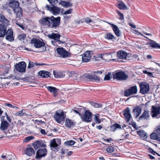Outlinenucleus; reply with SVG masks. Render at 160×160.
<instances>
[{
  "mask_svg": "<svg viewBox=\"0 0 160 160\" xmlns=\"http://www.w3.org/2000/svg\"><path fill=\"white\" fill-rule=\"evenodd\" d=\"M11 1L8 3L10 8L16 13L17 17L21 19V17H22V8L19 7V2L15 0Z\"/></svg>",
  "mask_w": 160,
  "mask_h": 160,
  "instance_id": "nucleus-1",
  "label": "nucleus"
},
{
  "mask_svg": "<svg viewBox=\"0 0 160 160\" xmlns=\"http://www.w3.org/2000/svg\"><path fill=\"white\" fill-rule=\"evenodd\" d=\"M53 118L55 120L59 123L63 122L66 117V113L62 110H58L54 113Z\"/></svg>",
  "mask_w": 160,
  "mask_h": 160,
  "instance_id": "nucleus-2",
  "label": "nucleus"
},
{
  "mask_svg": "<svg viewBox=\"0 0 160 160\" xmlns=\"http://www.w3.org/2000/svg\"><path fill=\"white\" fill-rule=\"evenodd\" d=\"M60 21H40V23L43 26H47L49 28H52L58 26L60 24Z\"/></svg>",
  "mask_w": 160,
  "mask_h": 160,
  "instance_id": "nucleus-3",
  "label": "nucleus"
},
{
  "mask_svg": "<svg viewBox=\"0 0 160 160\" xmlns=\"http://www.w3.org/2000/svg\"><path fill=\"white\" fill-rule=\"evenodd\" d=\"M128 77V76L127 74L122 71L116 73L113 76V78L114 79L120 81L126 80Z\"/></svg>",
  "mask_w": 160,
  "mask_h": 160,
  "instance_id": "nucleus-4",
  "label": "nucleus"
},
{
  "mask_svg": "<svg viewBox=\"0 0 160 160\" xmlns=\"http://www.w3.org/2000/svg\"><path fill=\"white\" fill-rule=\"evenodd\" d=\"M2 23L0 24V37H5L7 31V27L9 25V21H2Z\"/></svg>",
  "mask_w": 160,
  "mask_h": 160,
  "instance_id": "nucleus-5",
  "label": "nucleus"
},
{
  "mask_svg": "<svg viewBox=\"0 0 160 160\" xmlns=\"http://www.w3.org/2000/svg\"><path fill=\"white\" fill-rule=\"evenodd\" d=\"M151 114L152 118H159L160 117V107L152 106L151 109Z\"/></svg>",
  "mask_w": 160,
  "mask_h": 160,
  "instance_id": "nucleus-6",
  "label": "nucleus"
},
{
  "mask_svg": "<svg viewBox=\"0 0 160 160\" xmlns=\"http://www.w3.org/2000/svg\"><path fill=\"white\" fill-rule=\"evenodd\" d=\"M92 113L88 111H85L84 114L83 115L79 114V115L82 120L84 122H90L92 121Z\"/></svg>",
  "mask_w": 160,
  "mask_h": 160,
  "instance_id": "nucleus-7",
  "label": "nucleus"
},
{
  "mask_svg": "<svg viewBox=\"0 0 160 160\" xmlns=\"http://www.w3.org/2000/svg\"><path fill=\"white\" fill-rule=\"evenodd\" d=\"M150 137L151 139L160 142V126L156 128L154 132L151 134Z\"/></svg>",
  "mask_w": 160,
  "mask_h": 160,
  "instance_id": "nucleus-8",
  "label": "nucleus"
},
{
  "mask_svg": "<svg viewBox=\"0 0 160 160\" xmlns=\"http://www.w3.org/2000/svg\"><path fill=\"white\" fill-rule=\"evenodd\" d=\"M140 89L139 92L142 94L147 93L150 89L149 85L145 82H142L139 84Z\"/></svg>",
  "mask_w": 160,
  "mask_h": 160,
  "instance_id": "nucleus-9",
  "label": "nucleus"
},
{
  "mask_svg": "<svg viewBox=\"0 0 160 160\" xmlns=\"http://www.w3.org/2000/svg\"><path fill=\"white\" fill-rule=\"evenodd\" d=\"M31 44L37 48H40L45 45L43 41L35 38H33L31 40Z\"/></svg>",
  "mask_w": 160,
  "mask_h": 160,
  "instance_id": "nucleus-10",
  "label": "nucleus"
},
{
  "mask_svg": "<svg viewBox=\"0 0 160 160\" xmlns=\"http://www.w3.org/2000/svg\"><path fill=\"white\" fill-rule=\"evenodd\" d=\"M45 8L47 10L51 12L54 15H58L60 11V8L55 6L50 7L49 5L46 4Z\"/></svg>",
  "mask_w": 160,
  "mask_h": 160,
  "instance_id": "nucleus-11",
  "label": "nucleus"
},
{
  "mask_svg": "<svg viewBox=\"0 0 160 160\" xmlns=\"http://www.w3.org/2000/svg\"><path fill=\"white\" fill-rule=\"evenodd\" d=\"M26 65L24 62H22L15 65V68L16 71L19 72H24L25 71Z\"/></svg>",
  "mask_w": 160,
  "mask_h": 160,
  "instance_id": "nucleus-12",
  "label": "nucleus"
},
{
  "mask_svg": "<svg viewBox=\"0 0 160 160\" xmlns=\"http://www.w3.org/2000/svg\"><path fill=\"white\" fill-rule=\"evenodd\" d=\"M137 92V87L136 86L131 87L124 92V96L128 97L133 94H136Z\"/></svg>",
  "mask_w": 160,
  "mask_h": 160,
  "instance_id": "nucleus-13",
  "label": "nucleus"
},
{
  "mask_svg": "<svg viewBox=\"0 0 160 160\" xmlns=\"http://www.w3.org/2000/svg\"><path fill=\"white\" fill-rule=\"evenodd\" d=\"M47 153V150L45 148L40 149L36 152V158L40 159L42 157H44L46 155Z\"/></svg>",
  "mask_w": 160,
  "mask_h": 160,
  "instance_id": "nucleus-14",
  "label": "nucleus"
},
{
  "mask_svg": "<svg viewBox=\"0 0 160 160\" xmlns=\"http://www.w3.org/2000/svg\"><path fill=\"white\" fill-rule=\"evenodd\" d=\"M58 53L60 55V56L63 58H65L67 57H69L70 55V53L63 48H58L56 49Z\"/></svg>",
  "mask_w": 160,
  "mask_h": 160,
  "instance_id": "nucleus-15",
  "label": "nucleus"
},
{
  "mask_svg": "<svg viewBox=\"0 0 160 160\" xmlns=\"http://www.w3.org/2000/svg\"><path fill=\"white\" fill-rule=\"evenodd\" d=\"M6 39L7 40L10 42H12L14 40L13 37V32L12 29H8L6 32Z\"/></svg>",
  "mask_w": 160,
  "mask_h": 160,
  "instance_id": "nucleus-16",
  "label": "nucleus"
},
{
  "mask_svg": "<svg viewBox=\"0 0 160 160\" xmlns=\"http://www.w3.org/2000/svg\"><path fill=\"white\" fill-rule=\"evenodd\" d=\"M150 117L149 111L145 110L142 115L139 117L138 121L148 120L149 119Z\"/></svg>",
  "mask_w": 160,
  "mask_h": 160,
  "instance_id": "nucleus-17",
  "label": "nucleus"
},
{
  "mask_svg": "<svg viewBox=\"0 0 160 160\" xmlns=\"http://www.w3.org/2000/svg\"><path fill=\"white\" fill-rule=\"evenodd\" d=\"M91 57V52L89 51H87L82 55V61L85 62H88L90 61Z\"/></svg>",
  "mask_w": 160,
  "mask_h": 160,
  "instance_id": "nucleus-18",
  "label": "nucleus"
},
{
  "mask_svg": "<svg viewBox=\"0 0 160 160\" xmlns=\"http://www.w3.org/2000/svg\"><path fill=\"white\" fill-rule=\"evenodd\" d=\"M124 115L125 119L127 122H128L130 118L131 117V115L130 114V111L129 108H128L124 111Z\"/></svg>",
  "mask_w": 160,
  "mask_h": 160,
  "instance_id": "nucleus-19",
  "label": "nucleus"
},
{
  "mask_svg": "<svg viewBox=\"0 0 160 160\" xmlns=\"http://www.w3.org/2000/svg\"><path fill=\"white\" fill-rule=\"evenodd\" d=\"M33 145L36 149L42 147H45L46 146L45 144H44L42 142L39 141H37L33 143Z\"/></svg>",
  "mask_w": 160,
  "mask_h": 160,
  "instance_id": "nucleus-20",
  "label": "nucleus"
},
{
  "mask_svg": "<svg viewBox=\"0 0 160 160\" xmlns=\"http://www.w3.org/2000/svg\"><path fill=\"white\" fill-rule=\"evenodd\" d=\"M117 57L120 59H125L127 56V53L122 51H119L117 52Z\"/></svg>",
  "mask_w": 160,
  "mask_h": 160,
  "instance_id": "nucleus-21",
  "label": "nucleus"
},
{
  "mask_svg": "<svg viewBox=\"0 0 160 160\" xmlns=\"http://www.w3.org/2000/svg\"><path fill=\"white\" fill-rule=\"evenodd\" d=\"M1 121L2 120H1ZM9 123L6 121H2L0 125V129L2 131H5L7 130L9 126Z\"/></svg>",
  "mask_w": 160,
  "mask_h": 160,
  "instance_id": "nucleus-22",
  "label": "nucleus"
},
{
  "mask_svg": "<svg viewBox=\"0 0 160 160\" xmlns=\"http://www.w3.org/2000/svg\"><path fill=\"white\" fill-rule=\"evenodd\" d=\"M75 123L73 122L71 120L67 118L65 122V126L68 128H71L75 126Z\"/></svg>",
  "mask_w": 160,
  "mask_h": 160,
  "instance_id": "nucleus-23",
  "label": "nucleus"
},
{
  "mask_svg": "<svg viewBox=\"0 0 160 160\" xmlns=\"http://www.w3.org/2000/svg\"><path fill=\"white\" fill-rule=\"evenodd\" d=\"M132 112L135 116L136 118H137L141 113V108L138 106L136 107L133 109Z\"/></svg>",
  "mask_w": 160,
  "mask_h": 160,
  "instance_id": "nucleus-24",
  "label": "nucleus"
},
{
  "mask_svg": "<svg viewBox=\"0 0 160 160\" xmlns=\"http://www.w3.org/2000/svg\"><path fill=\"white\" fill-rule=\"evenodd\" d=\"M53 74L55 78H63L65 76L63 73L60 71L53 70Z\"/></svg>",
  "mask_w": 160,
  "mask_h": 160,
  "instance_id": "nucleus-25",
  "label": "nucleus"
},
{
  "mask_svg": "<svg viewBox=\"0 0 160 160\" xmlns=\"http://www.w3.org/2000/svg\"><path fill=\"white\" fill-rule=\"evenodd\" d=\"M38 74L42 78H47L49 77L50 72L46 71H40L38 72Z\"/></svg>",
  "mask_w": 160,
  "mask_h": 160,
  "instance_id": "nucleus-26",
  "label": "nucleus"
},
{
  "mask_svg": "<svg viewBox=\"0 0 160 160\" xmlns=\"http://www.w3.org/2000/svg\"><path fill=\"white\" fill-rule=\"evenodd\" d=\"M46 87L48 90L50 91L51 92L53 93L54 97H56L57 96V91L58 90V89L56 88L55 87L52 86H48Z\"/></svg>",
  "mask_w": 160,
  "mask_h": 160,
  "instance_id": "nucleus-27",
  "label": "nucleus"
},
{
  "mask_svg": "<svg viewBox=\"0 0 160 160\" xmlns=\"http://www.w3.org/2000/svg\"><path fill=\"white\" fill-rule=\"evenodd\" d=\"M25 153L29 156H31L34 155L35 152L34 149L32 148H28L25 150Z\"/></svg>",
  "mask_w": 160,
  "mask_h": 160,
  "instance_id": "nucleus-28",
  "label": "nucleus"
},
{
  "mask_svg": "<svg viewBox=\"0 0 160 160\" xmlns=\"http://www.w3.org/2000/svg\"><path fill=\"white\" fill-rule=\"evenodd\" d=\"M11 8H10V6L8 3H6L3 6L2 9L3 11L7 12L9 14H11Z\"/></svg>",
  "mask_w": 160,
  "mask_h": 160,
  "instance_id": "nucleus-29",
  "label": "nucleus"
},
{
  "mask_svg": "<svg viewBox=\"0 0 160 160\" xmlns=\"http://www.w3.org/2000/svg\"><path fill=\"white\" fill-rule=\"evenodd\" d=\"M59 4L61 5L63 7L68 8L72 6V4L69 2L62 1L59 2Z\"/></svg>",
  "mask_w": 160,
  "mask_h": 160,
  "instance_id": "nucleus-30",
  "label": "nucleus"
},
{
  "mask_svg": "<svg viewBox=\"0 0 160 160\" xmlns=\"http://www.w3.org/2000/svg\"><path fill=\"white\" fill-rule=\"evenodd\" d=\"M60 35L58 33H52L49 35V38L51 39H53L54 40L59 41L60 38Z\"/></svg>",
  "mask_w": 160,
  "mask_h": 160,
  "instance_id": "nucleus-31",
  "label": "nucleus"
},
{
  "mask_svg": "<svg viewBox=\"0 0 160 160\" xmlns=\"http://www.w3.org/2000/svg\"><path fill=\"white\" fill-rule=\"evenodd\" d=\"M118 7L119 9L121 10H126L127 9V7L126 5L122 1L119 2Z\"/></svg>",
  "mask_w": 160,
  "mask_h": 160,
  "instance_id": "nucleus-32",
  "label": "nucleus"
},
{
  "mask_svg": "<svg viewBox=\"0 0 160 160\" xmlns=\"http://www.w3.org/2000/svg\"><path fill=\"white\" fill-rule=\"evenodd\" d=\"M149 45L152 47L160 48V45L153 41L151 40L150 41Z\"/></svg>",
  "mask_w": 160,
  "mask_h": 160,
  "instance_id": "nucleus-33",
  "label": "nucleus"
},
{
  "mask_svg": "<svg viewBox=\"0 0 160 160\" xmlns=\"http://www.w3.org/2000/svg\"><path fill=\"white\" fill-rule=\"evenodd\" d=\"M113 31L115 35L118 37H119L121 35L120 31L118 28L115 25H114L112 27Z\"/></svg>",
  "mask_w": 160,
  "mask_h": 160,
  "instance_id": "nucleus-34",
  "label": "nucleus"
},
{
  "mask_svg": "<svg viewBox=\"0 0 160 160\" xmlns=\"http://www.w3.org/2000/svg\"><path fill=\"white\" fill-rule=\"evenodd\" d=\"M105 38L108 40H113L116 39V37L112 34L109 33L106 34L105 36Z\"/></svg>",
  "mask_w": 160,
  "mask_h": 160,
  "instance_id": "nucleus-35",
  "label": "nucleus"
},
{
  "mask_svg": "<svg viewBox=\"0 0 160 160\" xmlns=\"http://www.w3.org/2000/svg\"><path fill=\"white\" fill-rule=\"evenodd\" d=\"M60 17H58L57 18H55L52 16L50 17H44L42 20H60Z\"/></svg>",
  "mask_w": 160,
  "mask_h": 160,
  "instance_id": "nucleus-36",
  "label": "nucleus"
},
{
  "mask_svg": "<svg viewBox=\"0 0 160 160\" xmlns=\"http://www.w3.org/2000/svg\"><path fill=\"white\" fill-rule=\"evenodd\" d=\"M120 126L118 124L115 123L111 126V129L112 131H115L117 128H121Z\"/></svg>",
  "mask_w": 160,
  "mask_h": 160,
  "instance_id": "nucleus-37",
  "label": "nucleus"
},
{
  "mask_svg": "<svg viewBox=\"0 0 160 160\" xmlns=\"http://www.w3.org/2000/svg\"><path fill=\"white\" fill-rule=\"evenodd\" d=\"M84 77L87 79L89 80L90 81H92L93 75H91L88 73H87L84 75Z\"/></svg>",
  "mask_w": 160,
  "mask_h": 160,
  "instance_id": "nucleus-38",
  "label": "nucleus"
},
{
  "mask_svg": "<svg viewBox=\"0 0 160 160\" xmlns=\"http://www.w3.org/2000/svg\"><path fill=\"white\" fill-rule=\"evenodd\" d=\"M50 146L52 148H57L58 147V145L56 143L55 139H53L50 142Z\"/></svg>",
  "mask_w": 160,
  "mask_h": 160,
  "instance_id": "nucleus-39",
  "label": "nucleus"
},
{
  "mask_svg": "<svg viewBox=\"0 0 160 160\" xmlns=\"http://www.w3.org/2000/svg\"><path fill=\"white\" fill-rule=\"evenodd\" d=\"M137 133L139 135L143 137L144 138L147 137L146 133L143 130H139L137 132Z\"/></svg>",
  "mask_w": 160,
  "mask_h": 160,
  "instance_id": "nucleus-40",
  "label": "nucleus"
},
{
  "mask_svg": "<svg viewBox=\"0 0 160 160\" xmlns=\"http://www.w3.org/2000/svg\"><path fill=\"white\" fill-rule=\"evenodd\" d=\"M112 77V74L111 72H109L108 74L105 75L104 80L107 81L110 80Z\"/></svg>",
  "mask_w": 160,
  "mask_h": 160,
  "instance_id": "nucleus-41",
  "label": "nucleus"
},
{
  "mask_svg": "<svg viewBox=\"0 0 160 160\" xmlns=\"http://www.w3.org/2000/svg\"><path fill=\"white\" fill-rule=\"evenodd\" d=\"M75 143V142L73 140H69L66 142L64 144L66 146H72Z\"/></svg>",
  "mask_w": 160,
  "mask_h": 160,
  "instance_id": "nucleus-42",
  "label": "nucleus"
},
{
  "mask_svg": "<svg viewBox=\"0 0 160 160\" xmlns=\"http://www.w3.org/2000/svg\"><path fill=\"white\" fill-rule=\"evenodd\" d=\"M114 151V148L112 146H109L107 148V151L109 153H112Z\"/></svg>",
  "mask_w": 160,
  "mask_h": 160,
  "instance_id": "nucleus-43",
  "label": "nucleus"
},
{
  "mask_svg": "<svg viewBox=\"0 0 160 160\" xmlns=\"http://www.w3.org/2000/svg\"><path fill=\"white\" fill-rule=\"evenodd\" d=\"M33 138L34 137L33 136H29L26 137L25 138L23 142H28Z\"/></svg>",
  "mask_w": 160,
  "mask_h": 160,
  "instance_id": "nucleus-44",
  "label": "nucleus"
},
{
  "mask_svg": "<svg viewBox=\"0 0 160 160\" xmlns=\"http://www.w3.org/2000/svg\"><path fill=\"white\" fill-rule=\"evenodd\" d=\"M16 24H17L18 26L20 27L22 29H24L25 27L26 26V25L24 24V23H19L18 22H16Z\"/></svg>",
  "mask_w": 160,
  "mask_h": 160,
  "instance_id": "nucleus-45",
  "label": "nucleus"
},
{
  "mask_svg": "<svg viewBox=\"0 0 160 160\" xmlns=\"http://www.w3.org/2000/svg\"><path fill=\"white\" fill-rule=\"evenodd\" d=\"M48 1L49 3L51 4V6H54V5L57 4L58 2V0H47Z\"/></svg>",
  "mask_w": 160,
  "mask_h": 160,
  "instance_id": "nucleus-46",
  "label": "nucleus"
},
{
  "mask_svg": "<svg viewBox=\"0 0 160 160\" xmlns=\"http://www.w3.org/2000/svg\"><path fill=\"white\" fill-rule=\"evenodd\" d=\"M99 118V116L96 115H95L94 119L96 123L99 124L101 122V121Z\"/></svg>",
  "mask_w": 160,
  "mask_h": 160,
  "instance_id": "nucleus-47",
  "label": "nucleus"
},
{
  "mask_svg": "<svg viewBox=\"0 0 160 160\" xmlns=\"http://www.w3.org/2000/svg\"><path fill=\"white\" fill-rule=\"evenodd\" d=\"M26 37V35L25 34L22 33L18 36V38L20 40H24Z\"/></svg>",
  "mask_w": 160,
  "mask_h": 160,
  "instance_id": "nucleus-48",
  "label": "nucleus"
},
{
  "mask_svg": "<svg viewBox=\"0 0 160 160\" xmlns=\"http://www.w3.org/2000/svg\"><path fill=\"white\" fill-rule=\"evenodd\" d=\"M92 81L98 82L100 81L99 77L97 76L93 75Z\"/></svg>",
  "mask_w": 160,
  "mask_h": 160,
  "instance_id": "nucleus-49",
  "label": "nucleus"
},
{
  "mask_svg": "<svg viewBox=\"0 0 160 160\" xmlns=\"http://www.w3.org/2000/svg\"><path fill=\"white\" fill-rule=\"evenodd\" d=\"M102 59H103L102 54L98 55L95 58V60L96 61H99Z\"/></svg>",
  "mask_w": 160,
  "mask_h": 160,
  "instance_id": "nucleus-50",
  "label": "nucleus"
},
{
  "mask_svg": "<svg viewBox=\"0 0 160 160\" xmlns=\"http://www.w3.org/2000/svg\"><path fill=\"white\" fill-rule=\"evenodd\" d=\"M78 76V74L77 73H76L73 75H70L69 76L70 77H71L72 79H76Z\"/></svg>",
  "mask_w": 160,
  "mask_h": 160,
  "instance_id": "nucleus-51",
  "label": "nucleus"
},
{
  "mask_svg": "<svg viewBox=\"0 0 160 160\" xmlns=\"http://www.w3.org/2000/svg\"><path fill=\"white\" fill-rule=\"evenodd\" d=\"M93 105L96 108H101L102 107V105L101 104L97 103H94Z\"/></svg>",
  "mask_w": 160,
  "mask_h": 160,
  "instance_id": "nucleus-52",
  "label": "nucleus"
},
{
  "mask_svg": "<svg viewBox=\"0 0 160 160\" xmlns=\"http://www.w3.org/2000/svg\"><path fill=\"white\" fill-rule=\"evenodd\" d=\"M34 64H35L33 62H29L28 65V68H30L33 67L34 66Z\"/></svg>",
  "mask_w": 160,
  "mask_h": 160,
  "instance_id": "nucleus-53",
  "label": "nucleus"
},
{
  "mask_svg": "<svg viewBox=\"0 0 160 160\" xmlns=\"http://www.w3.org/2000/svg\"><path fill=\"white\" fill-rule=\"evenodd\" d=\"M138 56L137 54H134L133 55L132 57V58L134 60H135L137 59L138 61H139L140 59L139 58H138Z\"/></svg>",
  "mask_w": 160,
  "mask_h": 160,
  "instance_id": "nucleus-54",
  "label": "nucleus"
},
{
  "mask_svg": "<svg viewBox=\"0 0 160 160\" xmlns=\"http://www.w3.org/2000/svg\"><path fill=\"white\" fill-rule=\"evenodd\" d=\"M0 20H7V19L5 18L2 14H0Z\"/></svg>",
  "mask_w": 160,
  "mask_h": 160,
  "instance_id": "nucleus-55",
  "label": "nucleus"
},
{
  "mask_svg": "<svg viewBox=\"0 0 160 160\" xmlns=\"http://www.w3.org/2000/svg\"><path fill=\"white\" fill-rule=\"evenodd\" d=\"M72 10V9H69L67 10L66 12H65L64 13V14L65 15H67L68 14H70V13H71Z\"/></svg>",
  "mask_w": 160,
  "mask_h": 160,
  "instance_id": "nucleus-56",
  "label": "nucleus"
},
{
  "mask_svg": "<svg viewBox=\"0 0 160 160\" xmlns=\"http://www.w3.org/2000/svg\"><path fill=\"white\" fill-rule=\"evenodd\" d=\"M13 156V155H8L7 156V157L8 159L9 160H11L12 158V157Z\"/></svg>",
  "mask_w": 160,
  "mask_h": 160,
  "instance_id": "nucleus-57",
  "label": "nucleus"
},
{
  "mask_svg": "<svg viewBox=\"0 0 160 160\" xmlns=\"http://www.w3.org/2000/svg\"><path fill=\"white\" fill-rule=\"evenodd\" d=\"M119 18L120 20H123L124 19L123 14L122 13H119Z\"/></svg>",
  "mask_w": 160,
  "mask_h": 160,
  "instance_id": "nucleus-58",
  "label": "nucleus"
},
{
  "mask_svg": "<svg viewBox=\"0 0 160 160\" xmlns=\"http://www.w3.org/2000/svg\"><path fill=\"white\" fill-rule=\"evenodd\" d=\"M7 78H11L12 79H15V77L13 75L11 74L9 76H8L7 77Z\"/></svg>",
  "mask_w": 160,
  "mask_h": 160,
  "instance_id": "nucleus-59",
  "label": "nucleus"
},
{
  "mask_svg": "<svg viewBox=\"0 0 160 160\" xmlns=\"http://www.w3.org/2000/svg\"><path fill=\"white\" fill-rule=\"evenodd\" d=\"M39 129H40V131L42 134L44 135L46 134V132L44 129H41V128H40Z\"/></svg>",
  "mask_w": 160,
  "mask_h": 160,
  "instance_id": "nucleus-60",
  "label": "nucleus"
},
{
  "mask_svg": "<svg viewBox=\"0 0 160 160\" xmlns=\"http://www.w3.org/2000/svg\"><path fill=\"white\" fill-rule=\"evenodd\" d=\"M37 124H40L41 123L43 122L41 120H35L34 121Z\"/></svg>",
  "mask_w": 160,
  "mask_h": 160,
  "instance_id": "nucleus-61",
  "label": "nucleus"
},
{
  "mask_svg": "<svg viewBox=\"0 0 160 160\" xmlns=\"http://www.w3.org/2000/svg\"><path fill=\"white\" fill-rule=\"evenodd\" d=\"M6 106H8L9 107H12L13 108H14V107H15V106H12V105L11 104L8 103H6L5 104Z\"/></svg>",
  "mask_w": 160,
  "mask_h": 160,
  "instance_id": "nucleus-62",
  "label": "nucleus"
},
{
  "mask_svg": "<svg viewBox=\"0 0 160 160\" xmlns=\"http://www.w3.org/2000/svg\"><path fill=\"white\" fill-rule=\"evenodd\" d=\"M17 115L19 116H21L23 115V114H22V111H20L17 112Z\"/></svg>",
  "mask_w": 160,
  "mask_h": 160,
  "instance_id": "nucleus-63",
  "label": "nucleus"
},
{
  "mask_svg": "<svg viewBox=\"0 0 160 160\" xmlns=\"http://www.w3.org/2000/svg\"><path fill=\"white\" fill-rule=\"evenodd\" d=\"M129 25L132 27V28H136V26L134 25L133 24L131 23H129Z\"/></svg>",
  "mask_w": 160,
  "mask_h": 160,
  "instance_id": "nucleus-64",
  "label": "nucleus"
}]
</instances>
